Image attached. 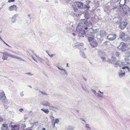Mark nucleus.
Segmentation results:
<instances>
[{
    "label": "nucleus",
    "instance_id": "09e8293b",
    "mask_svg": "<svg viewBox=\"0 0 130 130\" xmlns=\"http://www.w3.org/2000/svg\"><path fill=\"white\" fill-rule=\"evenodd\" d=\"M4 106L5 109H7L8 108L7 107L6 105H4Z\"/></svg>",
    "mask_w": 130,
    "mask_h": 130
},
{
    "label": "nucleus",
    "instance_id": "e2e57ef3",
    "mask_svg": "<svg viewBox=\"0 0 130 130\" xmlns=\"http://www.w3.org/2000/svg\"><path fill=\"white\" fill-rule=\"evenodd\" d=\"M46 52L47 54L49 53L48 51L47 50H46Z\"/></svg>",
    "mask_w": 130,
    "mask_h": 130
},
{
    "label": "nucleus",
    "instance_id": "de8ad7c7",
    "mask_svg": "<svg viewBox=\"0 0 130 130\" xmlns=\"http://www.w3.org/2000/svg\"><path fill=\"white\" fill-rule=\"evenodd\" d=\"M23 110V108H20L19 110V111L20 112H22Z\"/></svg>",
    "mask_w": 130,
    "mask_h": 130
},
{
    "label": "nucleus",
    "instance_id": "6e6d98bb",
    "mask_svg": "<svg viewBox=\"0 0 130 130\" xmlns=\"http://www.w3.org/2000/svg\"><path fill=\"white\" fill-rule=\"evenodd\" d=\"M11 127L12 128H14L15 127H16V125H11Z\"/></svg>",
    "mask_w": 130,
    "mask_h": 130
},
{
    "label": "nucleus",
    "instance_id": "7c9ffc66",
    "mask_svg": "<svg viewBox=\"0 0 130 130\" xmlns=\"http://www.w3.org/2000/svg\"><path fill=\"white\" fill-rule=\"evenodd\" d=\"M116 56L117 57H119L120 55V53L118 52H116L115 54Z\"/></svg>",
    "mask_w": 130,
    "mask_h": 130
},
{
    "label": "nucleus",
    "instance_id": "5fc2aeb1",
    "mask_svg": "<svg viewBox=\"0 0 130 130\" xmlns=\"http://www.w3.org/2000/svg\"><path fill=\"white\" fill-rule=\"evenodd\" d=\"M22 126L23 128H24L25 127V124H22Z\"/></svg>",
    "mask_w": 130,
    "mask_h": 130
},
{
    "label": "nucleus",
    "instance_id": "393cba45",
    "mask_svg": "<svg viewBox=\"0 0 130 130\" xmlns=\"http://www.w3.org/2000/svg\"><path fill=\"white\" fill-rule=\"evenodd\" d=\"M41 110L46 114H48L49 112V110L48 109L41 108Z\"/></svg>",
    "mask_w": 130,
    "mask_h": 130
},
{
    "label": "nucleus",
    "instance_id": "1a4fd4ad",
    "mask_svg": "<svg viewBox=\"0 0 130 130\" xmlns=\"http://www.w3.org/2000/svg\"><path fill=\"white\" fill-rule=\"evenodd\" d=\"M123 11L121 14L122 16H124L127 14V11L130 10V8L126 6L123 8Z\"/></svg>",
    "mask_w": 130,
    "mask_h": 130
},
{
    "label": "nucleus",
    "instance_id": "4be33fe9",
    "mask_svg": "<svg viewBox=\"0 0 130 130\" xmlns=\"http://www.w3.org/2000/svg\"><path fill=\"white\" fill-rule=\"evenodd\" d=\"M88 36L93 37H94L95 36V34L92 31V30H90V31L89 32H88Z\"/></svg>",
    "mask_w": 130,
    "mask_h": 130
},
{
    "label": "nucleus",
    "instance_id": "4468645a",
    "mask_svg": "<svg viewBox=\"0 0 130 130\" xmlns=\"http://www.w3.org/2000/svg\"><path fill=\"white\" fill-rule=\"evenodd\" d=\"M99 54L102 60V61H105L106 58L105 57L103 56L105 55L104 53L102 51H100L99 52Z\"/></svg>",
    "mask_w": 130,
    "mask_h": 130
},
{
    "label": "nucleus",
    "instance_id": "c9c22d12",
    "mask_svg": "<svg viewBox=\"0 0 130 130\" xmlns=\"http://www.w3.org/2000/svg\"><path fill=\"white\" fill-rule=\"evenodd\" d=\"M46 64H47V65H48V66H49L50 64H49V61H48V59L47 58H46Z\"/></svg>",
    "mask_w": 130,
    "mask_h": 130
},
{
    "label": "nucleus",
    "instance_id": "3c124183",
    "mask_svg": "<svg viewBox=\"0 0 130 130\" xmlns=\"http://www.w3.org/2000/svg\"><path fill=\"white\" fill-rule=\"evenodd\" d=\"M54 54H52L51 55H49V56L51 57V58H52L53 56H54Z\"/></svg>",
    "mask_w": 130,
    "mask_h": 130
},
{
    "label": "nucleus",
    "instance_id": "4c0bfd02",
    "mask_svg": "<svg viewBox=\"0 0 130 130\" xmlns=\"http://www.w3.org/2000/svg\"><path fill=\"white\" fill-rule=\"evenodd\" d=\"M122 69H127V70H129V67L128 66H125L123 67Z\"/></svg>",
    "mask_w": 130,
    "mask_h": 130
},
{
    "label": "nucleus",
    "instance_id": "864d4df0",
    "mask_svg": "<svg viewBox=\"0 0 130 130\" xmlns=\"http://www.w3.org/2000/svg\"><path fill=\"white\" fill-rule=\"evenodd\" d=\"M31 57L36 62H37V60H36L35 59V58L33 57L32 56H31Z\"/></svg>",
    "mask_w": 130,
    "mask_h": 130
},
{
    "label": "nucleus",
    "instance_id": "f03ea898",
    "mask_svg": "<svg viewBox=\"0 0 130 130\" xmlns=\"http://www.w3.org/2000/svg\"><path fill=\"white\" fill-rule=\"evenodd\" d=\"M119 38L123 41L126 42L130 39L129 36L123 32H120L119 35Z\"/></svg>",
    "mask_w": 130,
    "mask_h": 130
},
{
    "label": "nucleus",
    "instance_id": "603ef678",
    "mask_svg": "<svg viewBox=\"0 0 130 130\" xmlns=\"http://www.w3.org/2000/svg\"><path fill=\"white\" fill-rule=\"evenodd\" d=\"M30 14H28L27 15V17H28V18H29V19L30 20H31V18H30Z\"/></svg>",
    "mask_w": 130,
    "mask_h": 130
},
{
    "label": "nucleus",
    "instance_id": "a19ab883",
    "mask_svg": "<svg viewBox=\"0 0 130 130\" xmlns=\"http://www.w3.org/2000/svg\"><path fill=\"white\" fill-rule=\"evenodd\" d=\"M20 95H21V96H24V93H23V91H22V92H21L20 93Z\"/></svg>",
    "mask_w": 130,
    "mask_h": 130
},
{
    "label": "nucleus",
    "instance_id": "f704fd0d",
    "mask_svg": "<svg viewBox=\"0 0 130 130\" xmlns=\"http://www.w3.org/2000/svg\"><path fill=\"white\" fill-rule=\"evenodd\" d=\"M117 8V6L116 5H115L112 7V8L113 9H114Z\"/></svg>",
    "mask_w": 130,
    "mask_h": 130
},
{
    "label": "nucleus",
    "instance_id": "680f3d73",
    "mask_svg": "<svg viewBox=\"0 0 130 130\" xmlns=\"http://www.w3.org/2000/svg\"><path fill=\"white\" fill-rule=\"evenodd\" d=\"M84 78V80L85 81H86L87 80V79L86 78Z\"/></svg>",
    "mask_w": 130,
    "mask_h": 130
},
{
    "label": "nucleus",
    "instance_id": "a878e982",
    "mask_svg": "<svg viewBox=\"0 0 130 130\" xmlns=\"http://www.w3.org/2000/svg\"><path fill=\"white\" fill-rule=\"evenodd\" d=\"M80 55L82 57L84 58H86L85 55L83 51H82L81 50H80Z\"/></svg>",
    "mask_w": 130,
    "mask_h": 130
},
{
    "label": "nucleus",
    "instance_id": "6e6552de",
    "mask_svg": "<svg viewBox=\"0 0 130 130\" xmlns=\"http://www.w3.org/2000/svg\"><path fill=\"white\" fill-rule=\"evenodd\" d=\"M5 95V94L4 91H2L0 92V100L2 101L4 103H5L6 100H7L6 98Z\"/></svg>",
    "mask_w": 130,
    "mask_h": 130
},
{
    "label": "nucleus",
    "instance_id": "39448f33",
    "mask_svg": "<svg viewBox=\"0 0 130 130\" xmlns=\"http://www.w3.org/2000/svg\"><path fill=\"white\" fill-rule=\"evenodd\" d=\"M126 44L124 42H121L117 47L119 49L123 51H125L126 49Z\"/></svg>",
    "mask_w": 130,
    "mask_h": 130
},
{
    "label": "nucleus",
    "instance_id": "72a5a7b5",
    "mask_svg": "<svg viewBox=\"0 0 130 130\" xmlns=\"http://www.w3.org/2000/svg\"><path fill=\"white\" fill-rule=\"evenodd\" d=\"M98 95L99 96V98L101 100L103 98V95H102L100 94L99 93L98 94Z\"/></svg>",
    "mask_w": 130,
    "mask_h": 130
},
{
    "label": "nucleus",
    "instance_id": "13d9d810",
    "mask_svg": "<svg viewBox=\"0 0 130 130\" xmlns=\"http://www.w3.org/2000/svg\"><path fill=\"white\" fill-rule=\"evenodd\" d=\"M38 122H34V125H37L38 124Z\"/></svg>",
    "mask_w": 130,
    "mask_h": 130
},
{
    "label": "nucleus",
    "instance_id": "37998d69",
    "mask_svg": "<svg viewBox=\"0 0 130 130\" xmlns=\"http://www.w3.org/2000/svg\"><path fill=\"white\" fill-rule=\"evenodd\" d=\"M83 14L84 15V16H85V18L86 17L87 15H88V13L87 12L83 13Z\"/></svg>",
    "mask_w": 130,
    "mask_h": 130
},
{
    "label": "nucleus",
    "instance_id": "423d86ee",
    "mask_svg": "<svg viewBox=\"0 0 130 130\" xmlns=\"http://www.w3.org/2000/svg\"><path fill=\"white\" fill-rule=\"evenodd\" d=\"M58 68L61 71L60 72V74L61 75H63L65 76L66 77L68 75L67 70H66L64 69L63 68H60L59 66H57Z\"/></svg>",
    "mask_w": 130,
    "mask_h": 130
},
{
    "label": "nucleus",
    "instance_id": "ddd939ff",
    "mask_svg": "<svg viewBox=\"0 0 130 130\" xmlns=\"http://www.w3.org/2000/svg\"><path fill=\"white\" fill-rule=\"evenodd\" d=\"M109 62L113 64H115V63L117 60V58L114 56L112 55L111 58V59H109Z\"/></svg>",
    "mask_w": 130,
    "mask_h": 130
},
{
    "label": "nucleus",
    "instance_id": "f3484780",
    "mask_svg": "<svg viewBox=\"0 0 130 130\" xmlns=\"http://www.w3.org/2000/svg\"><path fill=\"white\" fill-rule=\"evenodd\" d=\"M1 128L2 130H9L8 125L6 123H4L2 124Z\"/></svg>",
    "mask_w": 130,
    "mask_h": 130
},
{
    "label": "nucleus",
    "instance_id": "49530a36",
    "mask_svg": "<svg viewBox=\"0 0 130 130\" xmlns=\"http://www.w3.org/2000/svg\"><path fill=\"white\" fill-rule=\"evenodd\" d=\"M3 42L5 44L7 45V46H9V47H11L8 44H7V43H6V42H5L4 41H3Z\"/></svg>",
    "mask_w": 130,
    "mask_h": 130
},
{
    "label": "nucleus",
    "instance_id": "ea45409f",
    "mask_svg": "<svg viewBox=\"0 0 130 130\" xmlns=\"http://www.w3.org/2000/svg\"><path fill=\"white\" fill-rule=\"evenodd\" d=\"M91 91L95 95H96V91L95 90L93 89H92L91 90Z\"/></svg>",
    "mask_w": 130,
    "mask_h": 130
},
{
    "label": "nucleus",
    "instance_id": "c85d7f7f",
    "mask_svg": "<svg viewBox=\"0 0 130 130\" xmlns=\"http://www.w3.org/2000/svg\"><path fill=\"white\" fill-rule=\"evenodd\" d=\"M125 74V73L123 72L121 73H120L119 75V77H121L124 76Z\"/></svg>",
    "mask_w": 130,
    "mask_h": 130
},
{
    "label": "nucleus",
    "instance_id": "9d476101",
    "mask_svg": "<svg viewBox=\"0 0 130 130\" xmlns=\"http://www.w3.org/2000/svg\"><path fill=\"white\" fill-rule=\"evenodd\" d=\"M117 37L116 34H110L107 36V39L109 40L113 41Z\"/></svg>",
    "mask_w": 130,
    "mask_h": 130
},
{
    "label": "nucleus",
    "instance_id": "5701e85b",
    "mask_svg": "<svg viewBox=\"0 0 130 130\" xmlns=\"http://www.w3.org/2000/svg\"><path fill=\"white\" fill-rule=\"evenodd\" d=\"M33 53H34L33 51H32ZM35 56L38 59V60L41 63H42L44 61V60L43 59H42L41 58L39 57L38 56H37L35 54H34Z\"/></svg>",
    "mask_w": 130,
    "mask_h": 130
},
{
    "label": "nucleus",
    "instance_id": "2f4dec72",
    "mask_svg": "<svg viewBox=\"0 0 130 130\" xmlns=\"http://www.w3.org/2000/svg\"><path fill=\"white\" fill-rule=\"evenodd\" d=\"M39 91L41 92V93L43 95H48V94L44 91H41L40 90H39Z\"/></svg>",
    "mask_w": 130,
    "mask_h": 130
},
{
    "label": "nucleus",
    "instance_id": "338daca9",
    "mask_svg": "<svg viewBox=\"0 0 130 130\" xmlns=\"http://www.w3.org/2000/svg\"><path fill=\"white\" fill-rule=\"evenodd\" d=\"M46 129H45V128H43L42 129V130H45Z\"/></svg>",
    "mask_w": 130,
    "mask_h": 130
},
{
    "label": "nucleus",
    "instance_id": "052dcab7",
    "mask_svg": "<svg viewBox=\"0 0 130 130\" xmlns=\"http://www.w3.org/2000/svg\"><path fill=\"white\" fill-rule=\"evenodd\" d=\"M35 89L36 90H38V88H35Z\"/></svg>",
    "mask_w": 130,
    "mask_h": 130
},
{
    "label": "nucleus",
    "instance_id": "a211bd4d",
    "mask_svg": "<svg viewBox=\"0 0 130 130\" xmlns=\"http://www.w3.org/2000/svg\"><path fill=\"white\" fill-rule=\"evenodd\" d=\"M1 53L3 55V56H6L7 57H9L12 58H13V55L8 54L6 52H1Z\"/></svg>",
    "mask_w": 130,
    "mask_h": 130
},
{
    "label": "nucleus",
    "instance_id": "aec40b11",
    "mask_svg": "<svg viewBox=\"0 0 130 130\" xmlns=\"http://www.w3.org/2000/svg\"><path fill=\"white\" fill-rule=\"evenodd\" d=\"M65 130H74V128L72 126L68 125L66 126Z\"/></svg>",
    "mask_w": 130,
    "mask_h": 130
},
{
    "label": "nucleus",
    "instance_id": "0eeeda50",
    "mask_svg": "<svg viewBox=\"0 0 130 130\" xmlns=\"http://www.w3.org/2000/svg\"><path fill=\"white\" fill-rule=\"evenodd\" d=\"M83 22L84 23V26H90L92 25V23L90 21V19L88 18L86 19H84L83 20Z\"/></svg>",
    "mask_w": 130,
    "mask_h": 130
},
{
    "label": "nucleus",
    "instance_id": "7ed1b4c3",
    "mask_svg": "<svg viewBox=\"0 0 130 130\" xmlns=\"http://www.w3.org/2000/svg\"><path fill=\"white\" fill-rule=\"evenodd\" d=\"M88 40L90 42L91 45L93 47H95L97 45V43L93 38L89 37L88 38Z\"/></svg>",
    "mask_w": 130,
    "mask_h": 130
},
{
    "label": "nucleus",
    "instance_id": "c03bdc74",
    "mask_svg": "<svg viewBox=\"0 0 130 130\" xmlns=\"http://www.w3.org/2000/svg\"><path fill=\"white\" fill-rule=\"evenodd\" d=\"M3 120V118L1 116H0V122H2Z\"/></svg>",
    "mask_w": 130,
    "mask_h": 130
},
{
    "label": "nucleus",
    "instance_id": "0e129e2a",
    "mask_svg": "<svg viewBox=\"0 0 130 130\" xmlns=\"http://www.w3.org/2000/svg\"><path fill=\"white\" fill-rule=\"evenodd\" d=\"M28 86L30 88H32V87L30 85H28Z\"/></svg>",
    "mask_w": 130,
    "mask_h": 130
},
{
    "label": "nucleus",
    "instance_id": "dca6fc26",
    "mask_svg": "<svg viewBox=\"0 0 130 130\" xmlns=\"http://www.w3.org/2000/svg\"><path fill=\"white\" fill-rule=\"evenodd\" d=\"M100 36L103 38L104 37L106 36V33L105 31L101 30L100 31Z\"/></svg>",
    "mask_w": 130,
    "mask_h": 130
},
{
    "label": "nucleus",
    "instance_id": "412c9836",
    "mask_svg": "<svg viewBox=\"0 0 130 130\" xmlns=\"http://www.w3.org/2000/svg\"><path fill=\"white\" fill-rule=\"evenodd\" d=\"M121 62L119 60H117L116 62L115 63V66L116 67H117L118 66H120L121 64Z\"/></svg>",
    "mask_w": 130,
    "mask_h": 130
},
{
    "label": "nucleus",
    "instance_id": "f8f14e48",
    "mask_svg": "<svg viewBox=\"0 0 130 130\" xmlns=\"http://www.w3.org/2000/svg\"><path fill=\"white\" fill-rule=\"evenodd\" d=\"M85 31L84 30H79L78 31V36L79 37H84L85 36Z\"/></svg>",
    "mask_w": 130,
    "mask_h": 130
},
{
    "label": "nucleus",
    "instance_id": "e433bc0d",
    "mask_svg": "<svg viewBox=\"0 0 130 130\" xmlns=\"http://www.w3.org/2000/svg\"><path fill=\"white\" fill-rule=\"evenodd\" d=\"M59 122V120L58 119H56L55 120V121L54 122L55 123L58 124Z\"/></svg>",
    "mask_w": 130,
    "mask_h": 130
},
{
    "label": "nucleus",
    "instance_id": "774afa93",
    "mask_svg": "<svg viewBox=\"0 0 130 130\" xmlns=\"http://www.w3.org/2000/svg\"><path fill=\"white\" fill-rule=\"evenodd\" d=\"M83 121L85 123H86V121L85 120H83Z\"/></svg>",
    "mask_w": 130,
    "mask_h": 130
},
{
    "label": "nucleus",
    "instance_id": "69168bd1",
    "mask_svg": "<svg viewBox=\"0 0 130 130\" xmlns=\"http://www.w3.org/2000/svg\"><path fill=\"white\" fill-rule=\"evenodd\" d=\"M68 63H67V65H66V67H68L69 66H68Z\"/></svg>",
    "mask_w": 130,
    "mask_h": 130
},
{
    "label": "nucleus",
    "instance_id": "8fccbe9b",
    "mask_svg": "<svg viewBox=\"0 0 130 130\" xmlns=\"http://www.w3.org/2000/svg\"><path fill=\"white\" fill-rule=\"evenodd\" d=\"M90 28H88V27H85V29L87 30L88 29H89V30H90Z\"/></svg>",
    "mask_w": 130,
    "mask_h": 130
},
{
    "label": "nucleus",
    "instance_id": "cd10ccee",
    "mask_svg": "<svg viewBox=\"0 0 130 130\" xmlns=\"http://www.w3.org/2000/svg\"><path fill=\"white\" fill-rule=\"evenodd\" d=\"M90 29L91 30H92V31L94 33V34L95 35V34L97 32V29H95V30L93 29L92 28V27L91 28H90Z\"/></svg>",
    "mask_w": 130,
    "mask_h": 130
},
{
    "label": "nucleus",
    "instance_id": "f257e3e1",
    "mask_svg": "<svg viewBox=\"0 0 130 130\" xmlns=\"http://www.w3.org/2000/svg\"><path fill=\"white\" fill-rule=\"evenodd\" d=\"M83 3L82 2H75L72 4V6L73 10L76 12V14H75L77 17H78L77 15L79 16L82 13V12H80L78 10V8L82 9L83 8Z\"/></svg>",
    "mask_w": 130,
    "mask_h": 130
},
{
    "label": "nucleus",
    "instance_id": "c756f323",
    "mask_svg": "<svg viewBox=\"0 0 130 130\" xmlns=\"http://www.w3.org/2000/svg\"><path fill=\"white\" fill-rule=\"evenodd\" d=\"M89 125L88 124H86L85 125V126L87 129H89L90 130L91 129V128L89 127Z\"/></svg>",
    "mask_w": 130,
    "mask_h": 130
},
{
    "label": "nucleus",
    "instance_id": "4d7b16f0",
    "mask_svg": "<svg viewBox=\"0 0 130 130\" xmlns=\"http://www.w3.org/2000/svg\"><path fill=\"white\" fill-rule=\"evenodd\" d=\"M5 4L4 3H3L1 4V5L2 6H3L5 5Z\"/></svg>",
    "mask_w": 130,
    "mask_h": 130
},
{
    "label": "nucleus",
    "instance_id": "473e14b6",
    "mask_svg": "<svg viewBox=\"0 0 130 130\" xmlns=\"http://www.w3.org/2000/svg\"><path fill=\"white\" fill-rule=\"evenodd\" d=\"M7 57L4 56H3L2 59L3 60H7Z\"/></svg>",
    "mask_w": 130,
    "mask_h": 130
},
{
    "label": "nucleus",
    "instance_id": "58836bf2",
    "mask_svg": "<svg viewBox=\"0 0 130 130\" xmlns=\"http://www.w3.org/2000/svg\"><path fill=\"white\" fill-rule=\"evenodd\" d=\"M50 118L51 120L52 121H54V117L52 116H51L50 117Z\"/></svg>",
    "mask_w": 130,
    "mask_h": 130
},
{
    "label": "nucleus",
    "instance_id": "a18cd8bd",
    "mask_svg": "<svg viewBox=\"0 0 130 130\" xmlns=\"http://www.w3.org/2000/svg\"><path fill=\"white\" fill-rule=\"evenodd\" d=\"M14 1L15 0H9L8 2L9 3H10L11 2H14Z\"/></svg>",
    "mask_w": 130,
    "mask_h": 130
},
{
    "label": "nucleus",
    "instance_id": "79ce46f5",
    "mask_svg": "<svg viewBox=\"0 0 130 130\" xmlns=\"http://www.w3.org/2000/svg\"><path fill=\"white\" fill-rule=\"evenodd\" d=\"M25 74H27L28 75L30 76H32L33 75L30 72H28L26 73H25Z\"/></svg>",
    "mask_w": 130,
    "mask_h": 130
},
{
    "label": "nucleus",
    "instance_id": "bb28decb",
    "mask_svg": "<svg viewBox=\"0 0 130 130\" xmlns=\"http://www.w3.org/2000/svg\"><path fill=\"white\" fill-rule=\"evenodd\" d=\"M12 58H16V59H18L20 60H22V61L24 60L23 59L21 58L20 57H18L15 56H13Z\"/></svg>",
    "mask_w": 130,
    "mask_h": 130
},
{
    "label": "nucleus",
    "instance_id": "9b49d317",
    "mask_svg": "<svg viewBox=\"0 0 130 130\" xmlns=\"http://www.w3.org/2000/svg\"><path fill=\"white\" fill-rule=\"evenodd\" d=\"M128 23L126 22H120L119 28L121 29H123L125 28Z\"/></svg>",
    "mask_w": 130,
    "mask_h": 130
},
{
    "label": "nucleus",
    "instance_id": "b1692460",
    "mask_svg": "<svg viewBox=\"0 0 130 130\" xmlns=\"http://www.w3.org/2000/svg\"><path fill=\"white\" fill-rule=\"evenodd\" d=\"M17 16V15L16 14L14 15L12 18L11 19V21L13 22L14 23L15 22L16 20V18Z\"/></svg>",
    "mask_w": 130,
    "mask_h": 130
},
{
    "label": "nucleus",
    "instance_id": "bf43d9fd",
    "mask_svg": "<svg viewBox=\"0 0 130 130\" xmlns=\"http://www.w3.org/2000/svg\"><path fill=\"white\" fill-rule=\"evenodd\" d=\"M72 34L73 36H75L76 35V34L75 33H72Z\"/></svg>",
    "mask_w": 130,
    "mask_h": 130
},
{
    "label": "nucleus",
    "instance_id": "6ab92c4d",
    "mask_svg": "<svg viewBox=\"0 0 130 130\" xmlns=\"http://www.w3.org/2000/svg\"><path fill=\"white\" fill-rule=\"evenodd\" d=\"M83 44L82 43L77 42L75 44V46L79 48H83Z\"/></svg>",
    "mask_w": 130,
    "mask_h": 130
},
{
    "label": "nucleus",
    "instance_id": "20e7f679",
    "mask_svg": "<svg viewBox=\"0 0 130 130\" xmlns=\"http://www.w3.org/2000/svg\"><path fill=\"white\" fill-rule=\"evenodd\" d=\"M41 104L44 106L49 107H50L49 108L50 110L54 111V109L51 108H55L56 109H58L56 107L53 106H51L50 104L47 101H42Z\"/></svg>",
    "mask_w": 130,
    "mask_h": 130
},
{
    "label": "nucleus",
    "instance_id": "2eb2a0df",
    "mask_svg": "<svg viewBox=\"0 0 130 130\" xmlns=\"http://www.w3.org/2000/svg\"><path fill=\"white\" fill-rule=\"evenodd\" d=\"M18 8L17 7L16 5H13L9 7V10L11 11H17Z\"/></svg>",
    "mask_w": 130,
    "mask_h": 130
}]
</instances>
